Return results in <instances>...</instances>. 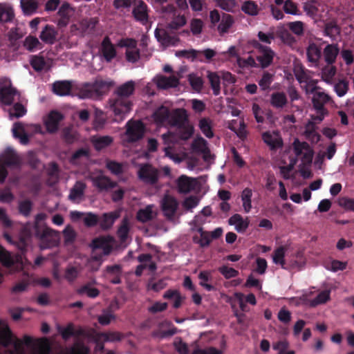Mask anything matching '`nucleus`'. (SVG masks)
I'll return each mask as SVG.
<instances>
[{
	"mask_svg": "<svg viewBox=\"0 0 354 354\" xmlns=\"http://www.w3.org/2000/svg\"><path fill=\"white\" fill-rule=\"evenodd\" d=\"M57 330L61 335L62 339L65 341H67L71 337L77 338L80 337H84L86 335V333L84 328H82L81 326L75 328V325L71 322L68 323L66 327L58 326Z\"/></svg>",
	"mask_w": 354,
	"mask_h": 354,
	"instance_id": "15",
	"label": "nucleus"
},
{
	"mask_svg": "<svg viewBox=\"0 0 354 354\" xmlns=\"http://www.w3.org/2000/svg\"><path fill=\"white\" fill-rule=\"evenodd\" d=\"M330 291L328 290H325L320 292L316 296V297H315L310 301V306L315 307L319 304H325L330 299Z\"/></svg>",
	"mask_w": 354,
	"mask_h": 354,
	"instance_id": "61",
	"label": "nucleus"
},
{
	"mask_svg": "<svg viewBox=\"0 0 354 354\" xmlns=\"http://www.w3.org/2000/svg\"><path fill=\"white\" fill-rule=\"evenodd\" d=\"M187 18L184 15L174 14L173 18L167 25V28L171 30H177L187 24Z\"/></svg>",
	"mask_w": 354,
	"mask_h": 354,
	"instance_id": "43",
	"label": "nucleus"
},
{
	"mask_svg": "<svg viewBox=\"0 0 354 354\" xmlns=\"http://www.w3.org/2000/svg\"><path fill=\"white\" fill-rule=\"evenodd\" d=\"M0 261L6 268H10L15 264L22 266L23 264L21 256L16 255L13 257L2 247H0Z\"/></svg>",
	"mask_w": 354,
	"mask_h": 354,
	"instance_id": "21",
	"label": "nucleus"
},
{
	"mask_svg": "<svg viewBox=\"0 0 354 354\" xmlns=\"http://www.w3.org/2000/svg\"><path fill=\"white\" fill-rule=\"evenodd\" d=\"M17 95V91L12 87L1 88L0 91L1 100L6 104L12 103Z\"/></svg>",
	"mask_w": 354,
	"mask_h": 354,
	"instance_id": "49",
	"label": "nucleus"
},
{
	"mask_svg": "<svg viewBox=\"0 0 354 354\" xmlns=\"http://www.w3.org/2000/svg\"><path fill=\"white\" fill-rule=\"evenodd\" d=\"M145 133V127L142 122L129 120L126 124L125 141L127 142H136L141 139Z\"/></svg>",
	"mask_w": 354,
	"mask_h": 354,
	"instance_id": "5",
	"label": "nucleus"
},
{
	"mask_svg": "<svg viewBox=\"0 0 354 354\" xmlns=\"http://www.w3.org/2000/svg\"><path fill=\"white\" fill-rule=\"evenodd\" d=\"M315 124L308 121L304 126L303 136L312 143H317L320 140V135L316 131Z\"/></svg>",
	"mask_w": 354,
	"mask_h": 354,
	"instance_id": "31",
	"label": "nucleus"
},
{
	"mask_svg": "<svg viewBox=\"0 0 354 354\" xmlns=\"http://www.w3.org/2000/svg\"><path fill=\"white\" fill-rule=\"evenodd\" d=\"M292 147L295 156L301 160V166L304 167L310 166L313 161L314 151L309 144L295 138Z\"/></svg>",
	"mask_w": 354,
	"mask_h": 354,
	"instance_id": "2",
	"label": "nucleus"
},
{
	"mask_svg": "<svg viewBox=\"0 0 354 354\" xmlns=\"http://www.w3.org/2000/svg\"><path fill=\"white\" fill-rule=\"evenodd\" d=\"M34 127L35 131H39L40 127L36 125H27L24 126L21 123H15L12 128V133L14 137L18 138L21 143L26 145L28 142V136L27 131L28 128Z\"/></svg>",
	"mask_w": 354,
	"mask_h": 354,
	"instance_id": "22",
	"label": "nucleus"
},
{
	"mask_svg": "<svg viewBox=\"0 0 354 354\" xmlns=\"http://www.w3.org/2000/svg\"><path fill=\"white\" fill-rule=\"evenodd\" d=\"M262 138L270 149H277L283 146V140L279 131H266L262 134Z\"/></svg>",
	"mask_w": 354,
	"mask_h": 354,
	"instance_id": "18",
	"label": "nucleus"
},
{
	"mask_svg": "<svg viewBox=\"0 0 354 354\" xmlns=\"http://www.w3.org/2000/svg\"><path fill=\"white\" fill-rule=\"evenodd\" d=\"M287 99L283 93H274L271 95L270 103L276 108H282L286 105Z\"/></svg>",
	"mask_w": 354,
	"mask_h": 354,
	"instance_id": "56",
	"label": "nucleus"
},
{
	"mask_svg": "<svg viewBox=\"0 0 354 354\" xmlns=\"http://www.w3.org/2000/svg\"><path fill=\"white\" fill-rule=\"evenodd\" d=\"M157 215V211L153 205H149L145 207L140 209L137 213L138 221L145 223L153 219Z\"/></svg>",
	"mask_w": 354,
	"mask_h": 354,
	"instance_id": "33",
	"label": "nucleus"
},
{
	"mask_svg": "<svg viewBox=\"0 0 354 354\" xmlns=\"http://www.w3.org/2000/svg\"><path fill=\"white\" fill-rule=\"evenodd\" d=\"M88 178L93 182V185L100 191H107L116 186V183L104 176L100 170L91 172Z\"/></svg>",
	"mask_w": 354,
	"mask_h": 354,
	"instance_id": "10",
	"label": "nucleus"
},
{
	"mask_svg": "<svg viewBox=\"0 0 354 354\" xmlns=\"http://www.w3.org/2000/svg\"><path fill=\"white\" fill-rule=\"evenodd\" d=\"M64 115L59 111H52L44 118V124L46 131L50 133H56L59 129L60 122L63 120Z\"/></svg>",
	"mask_w": 354,
	"mask_h": 354,
	"instance_id": "12",
	"label": "nucleus"
},
{
	"mask_svg": "<svg viewBox=\"0 0 354 354\" xmlns=\"http://www.w3.org/2000/svg\"><path fill=\"white\" fill-rule=\"evenodd\" d=\"M24 46L29 51H33L41 48V44L39 39L32 36H28L25 39Z\"/></svg>",
	"mask_w": 354,
	"mask_h": 354,
	"instance_id": "58",
	"label": "nucleus"
},
{
	"mask_svg": "<svg viewBox=\"0 0 354 354\" xmlns=\"http://www.w3.org/2000/svg\"><path fill=\"white\" fill-rule=\"evenodd\" d=\"M199 55L200 51L194 49L178 50L175 53V55L176 57H185L187 59H191L192 61L196 59Z\"/></svg>",
	"mask_w": 354,
	"mask_h": 354,
	"instance_id": "63",
	"label": "nucleus"
},
{
	"mask_svg": "<svg viewBox=\"0 0 354 354\" xmlns=\"http://www.w3.org/2000/svg\"><path fill=\"white\" fill-rule=\"evenodd\" d=\"M77 293L79 295L85 294L90 298H96L100 295V290L96 288L91 287L90 283H87L77 290Z\"/></svg>",
	"mask_w": 354,
	"mask_h": 354,
	"instance_id": "54",
	"label": "nucleus"
},
{
	"mask_svg": "<svg viewBox=\"0 0 354 354\" xmlns=\"http://www.w3.org/2000/svg\"><path fill=\"white\" fill-rule=\"evenodd\" d=\"M228 224L233 226L238 232H245L250 225V219L248 217L243 216L239 214H233L228 219Z\"/></svg>",
	"mask_w": 354,
	"mask_h": 354,
	"instance_id": "20",
	"label": "nucleus"
},
{
	"mask_svg": "<svg viewBox=\"0 0 354 354\" xmlns=\"http://www.w3.org/2000/svg\"><path fill=\"white\" fill-rule=\"evenodd\" d=\"M167 286L166 279H160L156 281L154 278H151L148 281L147 288L149 290L159 292L166 288Z\"/></svg>",
	"mask_w": 354,
	"mask_h": 354,
	"instance_id": "53",
	"label": "nucleus"
},
{
	"mask_svg": "<svg viewBox=\"0 0 354 354\" xmlns=\"http://www.w3.org/2000/svg\"><path fill=\"white\" fill-rule=\"evenodd\" d=\"M109 106L115 116L118 117L120 120H122L125 115L130 112L132 103L130 100L124 98H115L109 101Z\"/></svg>",
	"mask_w": 354,
	"mask_h": 354,
	"instance_id": "6",
	"label": "nucleus"
},
{
	"mask_svg": "<svg viewBox=\"0 0 354 354\" xmlns=\"http://www.w3.org/2000/svg\"><path fill=\"white\" fill-rule=\"evenodd\" d=\"M277 36L280 38L281 41L286 45L292 46L295 43V39L283 26L278 27Z\"/></svg>",
	"mask_w": 354,
	"mask_h": 354,
	"instance_id": "50",
	"label": "nucleus"
},
{
	"mask_svg": "<svg viewBox=\"0 0 354 354\" xmlns=\"http://www.w3.org/2000/svg\"><path fill=\"white\" fill-rule=\"evenodd\" d=\"M89 348L83 343H76L69 349L68 354H88Z\"/></svg>",
	"mask_w": 354,
	"mask_h": 354,
	"instance_id": "64",
	"label": "nucleus"
},
{
	"mask_svg": "<svg viewBox=\"0 0 354 354\" xmlns=\"http://www.w3.org/2000/svg\"><path fill=\"white\" fill-rule=\"evenodd\" d=\"M252 190L248 188L243 189L242 192L241 201L243 203V208L245 213H248L252 209Z\"/></svg>",
	"mask_w": 354,
	"mask_h": 354,
	"instance_id": "55",
	"label": "nucleus"
},
{
	"mask_svg": "<svg viewBox=\"0 0 354 354\" xmlns=\"http://www.w3.org/2000/svg\"><path fill=\"white\" fill-rule=\"evenodd\" d=\"M20 7L26 15H31L39 8V0H20Z\"/></svg>",
	"mask_w": 354,
	"mask_h": 354,
	"instance_id": "40",
	"label": "nucleus"
},
{
	"mask_svg": "<svg viewBox=\"0 0 354 354\" xmlns=\"http://www.w3.org/2000/svg\"><path fill=\"white\" fill-rule=\"evenodd\" d=\"M15 10L9 3H0V22L10 23L15 19Z\"/></svg>",
	"mask_w": 354,
	"mask_h": 354,
	"instance_id": "26",
	"label": "nucleus"
},
{
	"mask_svg": "<svg viewBox=\"0 0 354 354\" xmlns=\"http://www.w3.org/2000/svg\"><path fill=\"white\" fill-rule=\"evenodd\" d=\"M187 71L186 66H182L176 73H172L169 76L164 75H157L153 79V82L160 89H169L176 88L180 84V80L183 74Z\"/></svg>",
	"mask_w": 354,
	"mask_h": 354,
	"instance_id": "3",
	"label": "nucleus"
},
{
	"mask_svg": "<svg viewBox=\"0 0 354 354\" xmlns=\"http://www.w3.org/2000/svg\"><path fill=\"white\" fill-rule=\"evenodd\" d=\"M330 97L324 92H315L312 101L315 109H324V104L329 102Z\"/></svg>",
	"mask_w": 354,
	"mask_h": 354,
	"instance_id": "42",
	"label": "nucleus"
},
{
	"mask_svg": "<svg viewBox=\"0 0 354 354\" xmlns=\"http://www.w3.org/2000/svg\"><path fill=\"white\" fill-rule=\"evenodd\" d=\"M223 230L221 227L215 229L212 232H203L201 228L194 232V239L196 243H209L221 236Z\"/></svg>",
	"mask_w": 354,
	"mask_h": 354,
	"instance_id": "16",
	"label": "nucleus"
},
{
	"mask_svg": "<svg viewBox=\"0 0 354 354\" xmlns=\"http://www.w3.org/2000/svg\"><path fill=\"white\" fill-rule=\"evenodd\" d=\"M200 200V197L196 196H187L183 200L182 206L186 211H192L199 204Z\"/></svg>",
	"mask_w": 354,
	"mask_h": 354,
	"instance_id": "57",
	"label": "nucleus"
},
{
	"mask_svg": "<svg viewBox=\"0 0 354 354\" xmlns=\"http://www.w3.org/2000/svg\"><path fill=\"white\" fill-rule=\"evenodd\" d=\"M92 247L91 261L97 263L95 270H97L102 263L104 256L109 255L113 250V245H89Z\"/></svg>",
	"mask_w": 354,
	"mask_h": 354,
	"instance_id": "14",
	"label": "nucleus"
},
{
	"mask_svg": "<svg viewBox=\"0 0 354 354\" xmlns=\"http://www.w3.org/2000/svg\"><path fill=\"white\" fill-rule=\"evenodd\" d=\"M135 87V82L130 80L118 86L115 93L118 95V98L128 97L133 95Z\"/></svg>",
	"mask_w": 354,
	"mask_h": 354,
	"instance_id": "35",
	"label": "nucleus"
},
{
	"mask_svg": "<svg viewBox=\"0 0 354 354\" xmlns=\"http://www.w3.org/2000/svg\"><path fill=\"white\" fill-rule=\"evenodd\" d=\"M234 24L232 16L227 15L223 17L220 24L218 26V30L221 34L225 33Z\"/></svg>",
	"mask_w": 354,
	"mask_h": 354,
	"instance_id": "62",
	"label": "nucleus"
},
{
	"mask_svg": "<svg viewBox=\"0 0 354 354\" xmlns=\"http://www.w3.org/2000/svg\"><path fill=\"white\" fill-rule=\"evenodd\" d=\"M59 20L57 26L60 28L66 27L76 17V12L68 3H63L58 10Z\"/></svg>",
	"mask_w": 354,
	"mask_h": 354,
	"instance_id": "11",
	"label": "nucleus"
},
{
	"mask_svg": "<svg viewBox=\"0 0 354 354\" xmlns=\"http://www.w3.org/2000/svg\"><path fill=\"white\" fill-rule=\"evenodd\" d=\"M118 47L125 48L126 59L129 62L134 63L140 59V51L137 48V42L133 39L126 38L118 41Z\"/></svg>",
	"mask_w": 354,
	"mask_h": 354,
	"instance_id": "8",
	"label": "nucleus"
},
{
	"mask_svg": "<svg viewBox=\"0 0 354 354\" xmlns=\"http://www.w3.org/2000/svg\"><path fill=\"white\" fill-rule=\"evenodd\" d=\"M286 248L281 246L276 249L272 254V261L276 265H279L283 269L296 268L299 266L297 261L291 262L290 264L286 263L285 259Z\"/></svg>",
	"mask_w": 354,
	"mask_h": 354,
	"instance_id": "17",
	"label": "nucleus"
},
{
	"mask_svg": "<svg viewBox=\"0 0 354 354\" xmlns=\"http://www.w3.org/2000/svg\"><path fill=\"white\" fill-rule=\"evenodd\" d=\"M304 10L310 16L322 17L320 11L323 10V7L316 1H310L304 4Z\"/></svg>",
	"mask_w": 354,
	"mask_h": 354,
	"instance_id": "44",
	"label": "nucleus"
},
{
	"mask_svg": "<svg viewBox=\"0 0 354 354\" xmlns=\"http://www.w3.org/2000/svg\"><path fill=\"white\" fill-rule=\"evenodd\" d=\"M188 82L192 88L197 93H200L203 88V80L196 73H192L187 76Z\"/></svg>",
	"mask_w": 354,
	"mask_h": 354,
	"instance_id": "48",
	"label": "nucleus"
},
{
	"mask_svg": "<svg viewBox=\"0 0 354 354\" xmlns=\"http://www.w3.org/2000/svg\"><path fill=\"white\" fill-rule=\"evenodd\" d=\"M339 49L337 44H328L323 50V56L326 64L335 62Z\"/></svg>",
	"mask_w": 354,
	"mask_h": 354,
	"instance_id": "32",
	"label": "nucleus"
},
{
	"mask_svg": "<svg viewBox=\"0 0 354 354\" xmlns=\"http://www.w3.org/2000/svg\"><path fill=\"white\" fill-rule=\"evenodd\" d=\"M153 120L158 124L165 123L166 121L169 120V110L165 106L159 107L153 115Z\"/></svg>",
	"mask_w": 354,
	"mask_h": 354,
	"instance_id": "47",
	"label": "nucleus"
},
{
	"mask_svg": "<svg viewBox=\"0 0 354 354\" xmlns=\"http://www.w3.org/2000/svg\"><path fill=\"white\" fill-rule=\"evenodd\" d=\"M93 25L86 19H77L76 18L72 21L70 27L71 32L73 35H82L88 28H93Z\"/></svg>",
	"mask_w": 354,
	"mask_h": 354,
	"instance_id": "34",
	"label": "nucleus"
},
{
	"mask_svg": "<svg viewBox=\"0 0 354 354\" xmlns=\"http://www.w3.org/2000/svg\"><path fill=\"white\" fill-rule=\"evenodd\" d=\"M72 82L69 81H57L53 84V92L59 96L70 95Z\"/></svg>",
	"mask_w": 354,
	"mask_h": 354,
	"instance_id": "36",
	"label": "nucleus"
},
{
	"mask_svg": "<svg viewBox=\"0 0 354 354\" xmlns=\"http://www.w3.org/2000/svg\"><path fill=\"white\" fill-rule=\"evenodd\" d=\"M115 85V82L111 80H97L93 84L84 85L79 94L80 98H93L106 93Z\"/></svg>",
	"mask_w": 354,
	"mask_h": 354,
	"instance_id": "1",
	"label": "nucleus"
},
{
	"mask_svg": "<svg viewBox=\"0 0 354 354\" xmlns=\"http://www.w3.org/2000/svg\"><path fill=\"white\" fill-rule=\"evenodd\" d=\"M57 35V32L51 26L46 25L41 30L39 37L45 43L53 44L55 43Z\"/></svg>",
	"mask_w": 354,
	"mask_h": 354,
	"instance_id": "38",
	"label": "nucleus"
},
{
	"mask_svg": "<svg viewBox=\"0 0 354 354\" xmlns=\"http://www.w3.org/2000/svg\"><path fill=\"white\" fill-rule=\"evenodd\" d=\"M134 8L133 14L134 17L143 23L148 20L147 6L142 0H133Z\"/></svg>",
	"mask_w": 354,
	"mask_h": 354,
	"instance_id": "25",
	"label": "nucleus"
},
{
	"mask_svg": "<svg viewBox=\"0 0 354 354\" xmlns=\"http://www.w3.org/2000/svg\"><path fill=\"white\" fill-rule=\"evenodd\" d=\"M308 62L313 66H318L322 57V48L315 43H310L306 48Z\"/></svg>",
	"mask_w": 354,
	"mask_h": 354,
	"instance_id": "23",
	"label": "nucleus"
},
{
	"mask_svg": "<svg viewBox=\"0 0 354 354\" xmlns=\"http://www.w3.org/2000/svg\"><path fill=\"white\" fill-rule=\"evenodd\" d=\"M207 77L209 82L213 93L215 95H218L221 91L220 76L214 72L207 71Z\"/></svg>",
	"mask_w": 354,
	"mask_h": 354,
	"instance_id": "45",
	"label": "nucleus"
},
{
	"mask_svg": "<svg viewBox=\"0 0 354 354\" xmlns=\"http://www.w3.org/2000/svg\"><path fill=\"white\" fill-rule=\"evenodd\" d=\"M337 73V68L333 64H326L322 68L321 78L328 84H331Z\"/></svg>",
	"mask_w": 354,
	"mask_h": 354,
	"instance_id": "39",
	"label": "nucleus"
},
{
	"mask_svg": "<svg viewBox=\"0 0 354 354\" xmlns=\"http://www.w3.org/2000/svg\"><path fill=\"white\" fill-rule=\"evenodd\" d=\"M227 127L232 131H234L239 138H245L247 132L245 130V124L242 120H233L230 122H228Z\"/></svg>",
	"mask_w": 354,
	"mask_h": 354,
	"instance_id": "41",
	"label": "nucleus"
},
{
	"mask_svg": "<svg viewBox=\"0 0 354 354\" xmlns=\"http://www.w3.org/2000/svg\"><path fill=\"white\" fill-rule=\"evenodd\" d=\"M14 335L9 326L6 324L0 331V344L3 347H8L12 344Z\"/></svg>",
	"mask_w": 354,
	"mask_h": 354,
	"instance_id": "46",
	"label": "nucleus"
},
{
	"mask_svg": "<svg viewBox=\"0 0 354 354\" xmlns=\"http://www.w3.org/2000/svg\"><path fill=\"white\" fill-rule=\"evenodd\" d=\"M198 127L202 133L207 138H212L214 136L212 131V121L207 118H201L198 122Z\"/></svg>",
	"mask_w": 354,
	"mask_h": 354,
	"instance_id": "51",
	"label": "nucleus"
},
{
	"mask_svg": "<svg viewBox=\"0 0 354 354\" xmlns=\"http://www.w3.org/2000/svg\"><path fill=\"white\" fill-rule=\"evenodd\" d=\"M290 149L283 152L279 162L280 174L284 179H290L292 177V169L297 163V158L290 156Z\"/></svg>",
	"mask_w": 354,
	"mask_h": 354,
	"instance_id": "7",
	"label": "nucleus"
},
{
	"mask_svg": "<svg viewBox=\"0 0 354 354\" xmlns=\"http://www.w3.org/2000/svg\"><path fill=\"white\" fill-rule=\"evenodd\" d=\"M176 189L180 194H187L200 188L197 178L181 175L176 180Z\"/></svg>",
	"mask_w": 354,
	"mask_h": 354,
	"instance_id": "9",
	"label": "nucleus"
},
{
	"mask_svg": "<svg viewBox=\"0 0 354 354\" xmlns=\"http://www.w3.org/2000/svg\"><path fill=\"white\" fill-rule=\"evenodd\" d=\"M252 46L258 50L260 55L257 57L262 68L268 67L272 62L274 53L268 47L264 46L257 41L252 43Z\"/></svg>",
	"mask_w": 354,
	"mask_h": 354,
	"instance_id": "13",
	"label": "nucleus"
},
{
	"mask_svg": "<svg viewBox=\"0 0 354 354\" xmlns=\"http://www.w3.org/2000/svg\"><path fill=\"white\" fill-rule=\"evenodd\" d=\"M158 170L150 165H142L138 171L140 179L146 183L153 184L158 180Z\"/></svg>",
	"mask_w": 354,
	"mask_h": 354,
	"instance_id": "19",
	"label": "nucleus"
},
{
	"mask_svg": "<svg viewBox=\"0 0 354 354\" xmlns=\"http://www.w3.org/2000/svg\"><path fill=\"white\" fill-rule=\"evenodd\" d=\"M100 51L107 62H111L116 56L115 48L107 37L102 42Z\"/></svg>",
	"mask_w": 354,
	"mask_h": 354,
	"instance_id": "29",
	"label": "nucleus"
},
{
	"mask_svg": "<svg viewBox=\"0 0 354 354\" xmlns=\"http://www.w3.org/2000/svg\"><path fill=\"white\" fill-rule=\"evenodd\" d=\"M192 148L193 151L202 153L205 160L209 161L212 159V157L207 147V142L203 138L200 137L196 138L192 142Z\"/></svg>",
	"mask_w": 354,
	"mask_h": 354,
	"instance_id": "27",
	"label": "nucleus"
},
{
	"mask_svg": "<svg viewBox=\"0 0 354 354\" xmlns=\"http://www.w3.org/2000/svg\"><path fill=\"white\" fill-rule=\"evenodd\" d=\"M120 215V211H114L109 213H104L99 218V224L101 228L104 230L109 229L112 227L115 221L119 218Z\"/></svg>",
	"mask_w": 354,
	"mask_h": 354,
	"instance_id": "30",
	"label": "nucleus"
},
{
	"mask_svg": "<svg viewBox=\"0 0 354 354\" xmlns=\"http://www.w3.org/2000/svg\"><path fill=\"white\" fill-rule=\"evenodd\" d=\"M169 124L174 126H184L186 124H189L187 111L184 109L175 110L171 115V119L169 120Z\"/></svg>",
	"mask_w": 354,
	"mask_h": 354,
	"instance_id": "28",
	"label": "nucleus"
},
{
	"mask_svg": "<svg viewBox=\"0 0 354 354\" xmlns=\"http://www.w3.org/2000/svg\"><path fill=\"white\" fill-rule=\"evenodd\" d=\"M91 141L95 149L97 151H100L111 145L113 141V139L110 136H93L91 139Z\"/></svg>",
	"mask_w": 354,
	"mask_h": 354,
	"instance_id": "37",
	"label": "nucleus"
},
{
	"mask_svg": "<svg viewBox=\"0 0 354 354\" xmlns=\"http://www.w3.org/2000/svg\"><path fill=\"white\" fill-rule=\"evenodd\" d=\"M241 10L245 14L251 16L257 15L259 11L257 4L252 1L244 2L241 6Z\"/></svg>",
	"mask_w": 354,
	"mask_h": 354,
	"instance_id": "60",
	"label": "nucleus"
},
{
	"mask_svg": "<svg viewBox=\"0 0 354 354\" xmlns=\"http://www.w3.org/2000/svg\"><path fill=\"white\" fill-rule=\"evenodd\" d=\"M163 215L169 220H174L179 209V202L173 195L165 194L160 202Z\"/></svg>",
	"mask_w": 354,
	"mask_h": 354,
	"instance_id": "4",
	"label": "nucleus"
},
{
	"mask_svg": "<svg viewBox=\"0 0 354 354\" xmlns=\"http://www.w3.org/2000/svg\"><path fill=\"white\" fill-rule=\"evenodd\" d=\"M19 161V157L12 151H9L6 156L2 157L0 160V181L3 180L7 174L3 165L10 166L18 164Z\"/></svg>",
	"mask_w": 354,
	"mask_h": 354,
	"instance_id": "24",
	"label": "nucleus"
},
{
	"mask_svg": "<svg viewBox=\"0 0 354 354\" xmlns=\"http://www.w3.org/2000/svg\"><path fill=\"white\" fill-rule=\"evenodd\" d=\"M85 187L86 185L84 183L81 181L77 182L71 191L69 195L70 199L73 201L80 200L84 194Z\"/></svg>",
	"mask_w": 354,
	"mask_h": 354,
	"instance_id": "52",
	"label": "nucleus"
},
{
	"mask_svg": "<svg viewBox=\"0 0 354 354\" xmlns=\"http://www.w3.org/2000/svg\"><path fill=\"white\" fill-rule=\"evenodd\" d=\"M106 122L104 113L98 109L95 111V119L93 120V128L95 130H101L104 128Z\"/></svg>",
	"mask_w": 354,
	"mask_h": 354,
	"instance_id": "59",
	"label": "nucleus"
}]
</instances>
